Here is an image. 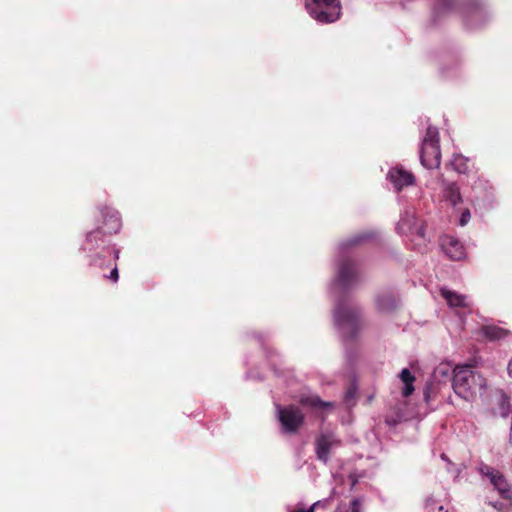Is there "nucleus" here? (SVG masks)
I'll use <instances>...</instances> for the list:
<instances>
[{
  "label": "nucleus",
  "mask_w": 512,
  "mask_h": 512,
  "mask_svg": "<svg viewBox=\"0 0 512 512\" xmlns=\"http://www.w3.org/2000/svg\"><path fill=\"white\" fill-rule=\"evenodd\" d=\"M340 441L333 434H323L316 443V453L319 459L326 462L329 458L330 450L339 446Z\"/></svg>",
  "instance_id": "5"
},
{
  "label": "nucleus",
  "mask_w": 512,
  "mask_h": 512,
  "mask_svg": "<svg viewBox=\"0 0 512 512\" xmlns=\"http://www.w3.org/2000/svg\"><path fill=\"white\" fill-rule=\"evenodd\" d=\"M388 178L393 183L394 187L398 190L405 186L412 185L414 182V177L411 173L399 168L390 170L388 173Z\"/></svg>",
  "instance_id": "8"
},
{
  "label": "nucleus",
  "mask_w": 512,
  "mask_h": 512,
  "mask_svg": "<svg viewBox=\"0 0 512 512\" xmlns=\"http://www.w3.org/2000/svg\"><path fill=\"white\" fill-rule=\"evenodd\" d=\"M508 374L512 377V359L510 360L508 364Z\"/></svg>",
  "instance_id": "19"
},
{
  "label": "nucleus",
  "mask_w": 512,
  "mask_h": 512,
  "mask_svg": "<svg viewBox=\"0 0 512 512\" xmlns=\"http://www.w3.org/2000/svg\"><path fill=\"white\" fill-rule=\"evenodd\" d=\"M485 378L469 366H457L453 370L454 392L466 401H473L486 388Z\"/></svg>",
  "instance_id": "1"
},
{
  "label": "nucleus",
  "mask_w": 512,
  "mask_h": 512,
  "mask_svg": "<svg viewBox=\"0 0 512 512\" xmlns=\"http://www.w3.org/2000/svg\"><path fill=\"white\" fill-rule=\"evenodd\" d=\"M451 166L460 174H467L470 171V160L462 154H455L451 160Z\"/></svg>",
  "instance_id": "10"
},
{
  "label": "nucleus",
  "mask_w": 512,
  "mask_h": 512,
  "mask_svg": "<svg viewBox=\"0 0 512 512\" xmlns=\"http://www.w3.org/2000/svg\"><path fill=\"white\" fill-rule=\"evenodd\" d=\"M445 193L447 199L451 202L452 205H456L462 201L459 189L454 184L447 186Z\"/></svg>",
  "instance_id": "14"
},
{
  "label": "nucleus",
  "mask_w": 512,
  "mask_h": 512,
  "mask_svg": "<svg viewBox=\"0 0 512 512\" xmlns=\"http://www.w3.org/2000/svg\"><path fill=\"white\" fill-rule=\"evenodd\" d=\"M278 419L285 432L295 433L303 423L302 413L293 407L278 408Z\"/></svg>",
  "instance_id": "4"
},
{
  "label": "nucleus",
  "mask_w": 512,
  "mask_h": 512,
  "mask_svg": "<svg viewBox=\"0 0 512 512\" xmlns=\"http://www.w3.org/2000/svg\"><path fill=\"white\" fill-rule=\"evenodd\" d=\"M401 381L404 383L402 391L403 396L408 397L414 392L413 383L415 381L414 375L407 369H403L399 375Z\"/></svg>",
  "instance_id": "11"
},
{
  "label": "nucleus",
  "mask_w": 512,
  "mask_h": 512,
  "mask_svg": "<svg viewBox=\"0 0 512 512\" xmlns=\"http://www.w3.org/2000/svg\"><path fill=\"white\" fill-rule=\"evenodd\" d=\"M309 404L311 405H318V404H322L321 401L318 399V398H315L313 400H311L310 402H308Z\"/></svg>",
  "instance_id": "18"
},
{
  "label": "nucleus",
  "mask_w": 512,
  "mask_h": 512,
  "mask_svg": "<svg viewBox=\"0 0 512 512\" xmlns=\"http://www.w3.org/2000/svg\"><path fill=\"white\" fill-rule=\"evenodd\" d=\"M441 246L444 252L453 260H460L465 256L463 245L452 237H444Z\"/></svg>",
  "instance_id": "7"
},
{
  "label": "nucleus",
  "mask_w": 512,
  "mask_h": 512,
  "mask_svg": "<svg viewBox=\"0 0 512 512\" xmlns=\"http://www.w3.org/2000/svg\"><path fill=\"white\" fill-rule=\"evenodd\" d=\"M484 332L491 340H499L507 335V331L505 329L496 326L486 327Z\"/></svg>",
  "instance_id": "13"
},
{
  "label": "nucleus",
  "mask_w": 512,
  "mask_h": 512,
  "mask_svg": "<svg viewBox=\"0 0 512 512\" xmlns=\"http://www.w3.org/2000/svg\"><path fill=\"white\" fill-rule=\"evenodd\" d=\"M471 219V214L468 209L464 210L460 217V225L465 226Z\"/></svg>",
  "instance_id": "15"
},
{
  "label": "nucleus",
  "mask_w": 512,
  "mask_h": 512,
  "mask_svg": "<svg viewBox=\"0 0 512 512\" xmlns=\"http://www.w3.org/2000/svg\"><path fill=\"white\" fill-rule=\"evenodd\" d=\"M306 8L309 14L321 23L334 22L341 15L339 0H306Z\"/></svg>",
  "instance_id": "2"
},
{
  "label": "nucleus",
  "mask_w": 512,
  "mask_h": 512,
  "mask_svg": "<svg viewBox=\"0 0 512 512\" xmlns=\"http://www.w3.org/2000/svg\"><path fill=\"white\" fill-rule=\"evenodd\" d=\"M441 295L447 301L450 307H467L468 301L466 296L458 294L448 289H441Z\"/></svg>",
  "instance_id": "9"
},
{
  "label": "nucleus",
  "mask_w": 512,
  "mask_h": 512,
  "mask_svg": "<svg viewBox=\"0 0 512 512\" xmlns=\"http://www.w3.org/2000/svg\"><path fill=\"white\" fill-rule=\"evenodd\" d=\"M482 473L488 477L491 484L499 491L500 495L507 498L509 495V485L503 475L492 469L491 467H485L481 469Z\"/></svg>",
  "instance_id": "6"
},
{
  "label": "nucleus",
  "mask_w": 512,
  "mask_h": 512,
  "mask_svg": "<svg viewBox=\"0 0 512 512\" xmlns=\"http://www.w3.org/2000/svg\"><path fill=\"white\" fill-rule=\"evenodd\" d=\"M421 163L428 169L438 168L441 162L438 132L436 129H428V137L424 139L421 154Z\"/></svg>",
  "instance_id": "3"
},
{
  "label": "nucleus",
  "mask_w": 512,
  "mask_h": 512,
  "mask_svg": "<svg viewBox=\"0 0 512 512\" xmlns=\"http://www.w3.org/2000/svg\"><path fill=\"white\" fill-rule=\"evenodd\" d=\"M113 222L115 223L116 229H118L119 228V219L117 217H115L113 219Z\"/></svg>",
  "instance_id": "20"
},
{
  "label": "nucleus",
  "mask_w": 512,
  "mask_h": 512,
  "mask_svg": "<svg viewBox=\"0 0 512 512\" xmlns=\"http://www.w3.org/2000/svg\"><path fill=\"white\" fill-rule=\"evenodd\" d=\"M498 409L496 413L501 417H507L510 412V401L509 397L502 391L497 394Z\"/></svg>",
  "instance_id": "12"
},
{
  "label": "nucleus",
  "mask_w": 512,
  "mask_h": 512,
  "mask_svg": "<svg viewBox=\"0 0 512 512\" xmlns=\"http://www.w3.org/2000/svg\"><path fill=\"white\" fill-rule=\"evenodd\" d=\"M110 279H112L113 281H117L118 280V269L117 268H114L111 272H110Z\"/></svg>",
  "instance_id": "17"
},
{
  "label": "nucleus",
  "mask_w": 512,
  "mask_h": 512,
  "mask_svg": "<svg viewBox=\"0 0 512 512\" xmlns=\"http://www.w3.org/2000/svg\"><path fill=\"white\" fill-rule=\"evenodd\" d=\"M360 501L358 499H354L351 503V512H361Z\"/></svg>",
  "instance_id": "16"
}]
</instances>
